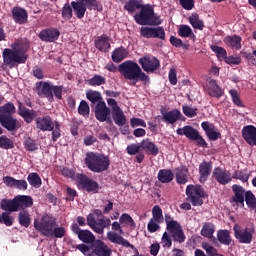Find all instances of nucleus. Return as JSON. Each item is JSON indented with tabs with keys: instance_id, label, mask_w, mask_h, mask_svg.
Listing matches in <instances>:
<instances>
[{
	"instance_id": "nucleus-1",
	"label": "nucleus",
	"mask_w": 256,
	"mask_h": 256,
	"mask_svg": "<svg viewBox=\"0 0 256 256\" xmlns=\"http://www.w3.org/2000/svg\"><path fill=\"white\" fill-rule=\"evenodd\" d=\"M164 221L166 224V231L164 232L161 238V245L164 249H171V245H173V241L176 243H185V232L183 231V227L181 223L177 220L173 219L171 215L165 214Z\"/></svg>"
},
{
	"instance_id": "nucleus-2",
	"label": "nucleus",
	"mask_w": 256,
	"mask_h": 256,
	"mask_svg": "<svg viewBox=\"0 0 256 256\" xmlns=\"http://www.w3.org/2000/svg\"><path fill=\"white\" fill-rule=\"evenodd\" d=\"M11 48H5L2 52L3 63L6 67L13 69L17 65H22L27 63L28 55L27 53L29 46L23 44H12Z\"/></svg>"
},
{
	"instance_id": "nucleus-3",
	"label": "nucleus",
	"mask_w": 256,
	"mask_h": 256,
	"mask_svg": "<svg viewBox=\"0 0 256 256\" xmlns=\"http://www.w3.org/2000/svg\"><path fill=\"white\" fill-rule=\"evenodd\" d=\"M119 73L126 79L127 81H133L132 85H137L138 81H141L142 83H151V78L149 75H147L145 72H143V69H141V66L133 60L124 61L118 66Z\"/></svg>"
},
{
	"instance_id": "nucleus-4",
	"label": "nucleus",
	"mask_w": 256,
	"mask_h": 256,
	"mask_svg": "<svg viewBox=\"0 0 256 256\" xmlns=\"http://www.w3.org/2000/svg\"><path fill=\"white\" fill-rule=\"evenodd\" d=\"M15 113H17V108L12 102L0 106V125L10 133H16L21 129V122L13 117Z\"/></svg>"
},
{
	"instance_id": "nucleus-5",
	"label": "nucleus",
	"mask_w": 256,
	"mask_h": 256,
	"mask_svg": "<svg viewBox=\"0 0 256 256\" xmlns=\"http://www.w3.org/2000/svg\"><path fill=\"white\" fill-rule=\"evenodd\" d=\"M84 163L92 173H103L109 170L111 159H109V156L102 153L88 152L86 153Z\"/></svg>"
},
{
	"instance_id": "nucleus-6",
	"label": "nucleus",
	"mask_w": 256,
	"mask_h": 256,
	"mask_svg": "<svg viewBox=\"0 0 256 256\" xmlns=\"http://www.w3.org/2000/svg\"><path fill=\"white\" fill-rule=\"evenodd\" d=\"M134 21L137 25L159 26L163 23L161 16L155 14V8L151 4H142L140 11L135 13Z\"/></svg>"
},
{
	"instance_id": "nucleus-7",
	"label": "nucleus",
	"mask_w": 256,
	"mask_h": 256,
	"mask_svg": "<svg viewBox=\"0 0 256 256\" xmlns=\"http://www.w3.org/2000/svg\"><path fill=\"white\" fill-rule=\"evenodd\" d=\"M57 227V218L50 214H44L41 218L34 220V229L43 237H49L53 233V229Z\"/></svg>"
},
{
	"instance_id": "nucleus-8",
	"label": "nucleus",
	"mask_w": 256,
	"mask_h": 256,
	"mask_svg": "<svg viewBox=\"0 0 256 256\" xmlns=\"http://www.w3.org/2000/svg\"><path fill=\"white\" fill-rule=\"evenodd\" d=\"M71 6L77 19H83L87 9L89 11H101L103 9L97 0H75L71 2Z\"/></svg>"
},
{
	"instance_id": "nucleus-9",
	"label": "nucleus",
	"mask_w": 256,
	"mask_h": 256,
	"mask_svg": "<svg viewBox=\"0 0 256 256\" xmlns=\"http://www.w3.org/2000/svg\"><path fill=\"white\" fill-rule=\"evenodd\" d=\"M187 201L192 203L193 207H201L203 199L207 197V192L202 185H188L186 187Z\"/></svg>"
},
{
	"instance_id": "nucleus-10",
	"label": "nucleus",
	"mask_w": 256,
	"mask_h": 256,
	"mask_svg": "<svg viewBox=\"0 0 256 256\" xmlns=\"http://www.w3.org/2000/svg\"><path fill=\"white\" fill-rule=\"evenodd\" d=\"M76 185L78 189L86 191L87 193H99L101 189L99 182L95 181L92 178H89V176L85 174L76 175Z\"/></svg>"
},
{
	"instance_id": "nucleus-11",
	"label": "nucleus",
	"mask_w": 256,
	"mask_h": 256,
	"mask_svg": "<svg viewBox=\"0 0 256 256\" xmlns=\"http://www.w3.org/2000/svg\"><path fill=\"white\" fill-rule=\"evenodd\" d=\"M176 133L177 135H185V137L190 141H196L198 147H203L204 149H207L208 147V144L205 139H203V136L199 135V131L193 126L187 125L183 128H178Z\"/></svg>"
},
{
	"instance_id": "nucleus-12",
	"label": "nucleus",
	"mask_w": 256,
	"mask_h": 256,
	"mask_svg": "<svg viewBox=\"0 0 256 256\" xmlns=\"http://www.w3.org/2000/svg\"><path fill=\"white\" fill-rule=\"evenodd\" d=\"M234 237L238 242L244 245H251L253 242V233H255V228H242L241 225L235 224L233 227Z\"/></svg>"
},
{
	"instance_id": "nucleus-13",
	"label": "nucleus",
	"mask_w": 256,
	"mask_h": 256,
	"mask_svg": "<svg viewBox=\"0 0 256 256\" xmlns=\"http://www.w3.org/2000/svg\"><path fill=\"white\" fill-rule=\"evenodd\" d=\"M87 225L97 233L98 235H103L105 233V229L111 225L110 218H100L98 221L95 219V215L88 214L87 215Z\"/></svg>"
},
{
	"instance_id": "nucleus-14",
	"label": "nucleus",
	"mask_w": 256,
	"mask_h": 256,
	"mask_svg": "<svg viewBox=\"0 0 256 256\" xmlns=\"http://www.w3.org/2000/svg\"><path fill=\"white\" fill-rule=\"evenodd\" d=\"M70 229L74 235H77L79 241H82V243H85L86 245L93 246V244L97 241L93 232L89 230H82L77 223H72Z\"/></svg>"
},
{
	"instance_id": "nucleus-15",
	"label": "nucleus",
	"mask_w": 256,
	"mask_h": 256,
	"mask_svg": "<svg viewBox=\"0 0 256 256\" xmlns=\"http://www.w3.org/2000/svg\"><path fill=\"white\" fill-rule=\"evenodd\" d=\"M138 63L145 73H155V71H159L161 68V62L155 56L146 55L141 57L139 58Z\"/></svg>"
},
{
	"instance_id": "nucleus-16",
	"label": "nucleus",
	"mask_w": 256,
	"mask_h": 256,
	"mask_svg": "<svg viewBox=\"0 0 256 256\" xmlns=\"http://www.w3.org/2000/svg\"><path fill=\"white\" fill-rule=\"evenodd\" d=\"M107 239L110 243H114V245H122V247L130 248L134 251L133 256H139V250L135 247V245L131 244L129 240L123 238V236L117 234V232L109 231L107 232Z\"/></svg>"
},
{
	"instance_id": "nucleus-17",
	"label": "nucleus",
	"mask_w": 256,
	"mask_h": 256,
	"mask_svg": "<svg viewBox=\"0 0 256 256\" xmlns=\"http://www.w3.org/2000/svg\"><path fill=\"white\" fill-rule=\"evenodd\" d=\"M95 118L100 123H105V121H111V109L107 107L105 101H99L95 106Z\"/></svg>"
},
{
	"instance_id": "nucleus-18",
	"label": "nucleus",
	"mask_w": 256,
	"mask_h": 256,
	"mask_svg": "<svg viewBox=\"0 0 256 256\" xmlns=\"http://www.w3.org/2000/svg\"><path fill=\"white\" fill-rule=\"evenodd\" d=\"M60 36L61 32L55 27L43 29L38 34L39 39L44 43H55V41H57Z\"/></svg>"
},
{
	"instance_id": "nucleus-19",
	"label": "nucleus",
	"mask_w": 256,
	"mask_h": 256,
	"mask_svg": "<svg viewBox=\"0 0 256 256\" xmlns=\"http://www.w3.org/2000/svg\"><path fill=\"white\" fill-rule=\"evenodd\" d=\"M160 113L162 115V121L164 123H168L169 125H175L177 121H181V119H183V114H181L179 109H172L165 112V108H161Z\"/></svg>"
},
{
	"instance_id": "nucleus-20",
	"label": "nucleus",
	"mask_w": 256,
	"mask_h": 256,
	"mask_svg": "<svg viewBox=\"0 0 256 256\" xmlns=\"http://www.w3.org/2000/svg\"><path fill=\"white\" fill-rule=\"evenodd\" d=\"M212 177L219 183L220 185H228V183H231L232 177L231 172L227 169H223L221 167L214 168L212 172Z\"/></svg>"
},
{
	"instance_id": "nucleus-21",
	"label": "nucleus",
	"mask_w": 256,
	"mask_h": 256,
	"mask_svg": "<svg viewBox=\"0 0 256 256\" xmlns=\"http://www.w3.org/2000/svg\"><path fill=\"white\" fill-rule=\"evenodd\" d=\"M112 251L103 240H96L92 244V251L88 256H111Z\"/></svg>"
},
{
	"instance_id": "nucleus-22",
	"label": "nucleus",
	"mask_w": 256,
	"mask_h": 256,
	"mask_svg": "<svg viewBox=\"0 0 256 256\" xmlns=\"http://www.w3.org/2000/svg\"><path fill=\"white\" fill-rule=\"evenodd\" d=\"M18 104V115L22 117V119L25 121V123L31 124L33 123V120L35 117H37V111L34 109H29L23 105V102L20 100H17Z\"/></svg>"
},
{
	"instance_id": "nucleus-23",
	"label": "nucleus",
	"mask_w": 256,
	"mask_h": 256,
	"mask_svg": "<svg viewBox=\"0 0 256 256\" xmlns=\"http://www.w3.org/2000/svg\"><path fill=\"white\" fill-rule=\"evenodd\" d=\"M232 191L234 196H232L230 202L235 203L237 207H245V195L247 193L245 188L241 185L234 184L232 186Z\"/></svg>"
},
{
	"instance_id": "nucleus-24",
	"label": "nucleus",
	"mask_w": 256,
	"mask_h": 256,
	"mask_svg": "<svg viewBox=\"0 0 256 256\" xmlns=\"http://www.w3.org/2000/svg\"><path fill=\"white\" fill-rule=\"evenodd\" d=\"M36 91H38V95H44V97H46V99H48L50 103H53V101H55V98L53 96V86H51V82H37Z\"/></svg>"
},
{
	"instance_id": "nucleus-25",
	"label": "nucleus",
	"mask_w": 256,
	"mask_h": 256,
	"mask_svg": "<svg viewBox=\"0 0 256 256\" xmlns=\"http://www.w3.org/2000/svg\"><path fill=\"white\" fill-rule=\"evenodd\" d=\"M36 129L38 131H53L55 129V123H53V118L49 115H45L42 117H37L35 119Z\"/></svg>"
},
{
	"instance_id": "nucleus-26",
	"label": "nucleus",
	"mask_w": 256,
	"mask_h": 256,
	"mask_svg": "<svg viewBox=\"0 0 256 256\" xmlns=\"http://www.w3.org/2000/svg\"><path fill=\"white\" fill-rule=\"evenodd\" d=\"M12 19L17 25H25L29 21V13L25 8H21L19 6L13 7L11 10Z\"/></svg>"
},
{
	"instance_id": "nucleus-27",
	"label": "nucleus",
	"mask_w": 256,
	"mask_h": 256,
	"mask_svg": "<svg viewBox=\"0 0 256 256\" xmlns=\"http://www.w3.org/2000/svg\"><path fill=\"white\" fill-rule=\"evenodd\" d=\"M242 137L248 145L256 147V127L254 125L244 126L242 129Z\"/></svg>"
},
{
	"instance_id": "nucleus-28",
	"label": "nucleus",
	"mask_w": 256,
	"mask_h": 256,
	"mask_svg": "<svg viewBox=\"0 0 256 256\" xmlns=\"http://www.w3.org/2000/svg\"><path fill=\"white\" fill-rule=\"evenodd\" d=\"M3 183H5L6 187H14V189H18L19 191H27V180H17L11 176L3 177Z\"/></svg>"
},
{
	"instance_id": "nucleus-29",
	"label": "nucleus",
	"mask_w": 256,
	"mask_h": 256,
	"mask_svg": "<svg viewBox=\"0 0 256 256\" xmlns=\"http://www.w3.org/2000/svg\"><path fill=\"white\" fill-rule=\"evenodd\" d=\"M213 171V162L211 161H203L199 165V181L200 183H205L207 179H209V176L211 175V172Z\"/></svg>"
},
{
	"instance_id": "nucleus-30",
	"label": "nucleus",
	"mask_w": 256,
	"mask_h": 256,
	"mask_svg": "<svg viewBox=\"0 0 256 256\" xmlns=\"http://www.w3.org/2000/svg\"><path fill=\"white\" fill-rule=\"evenodd\" d=\"M206 87L207 93L210 97H215L216 99H221V97H223V89H221L219 84H217V80H209L206 84Z\"/></svg>"
},
{
	"instance_id": "nucleus-31",
	"label": "nucleus",
	"mask_w": 256,
	"mask_h": 256,
	"mask_svg": "<svg viewBox=\"0 0 256 256\" xmlns=\"http://www.w3.org/2000/svg\"><path fill=\"white\" fill-rule=\"evenodd\" d=\"M201 127L210 141H217V139H221V134L217 131L214 124L205 121L201 123Z\"/></svg>"
},
{
	"instance_id": "nucleus-32",
	"label": "nucleus",
	"mask_w": 256,
	"mask_h": 256,
	"mask_svg": "<svg viewBox=\"0 0 256 256\" xmlns=\"http://www.w3.org/2000/svg\"><path fill=\"white\" fill-rule=\"evenodd\" d=\"M94 46L101 53H109V49H111V43H109V36L107 34H102L98 36L94 41Z\"/></svg>"
},
{
	"instance_id": "nucleus-33",
	"label": "nucleus",
	"mask_w": 256,
	"mask_h": 256,
	"mask_svg": "<svg viewBox=\"0 0 256 256\" xmlns=\"http://www.w3.org/2000/svg\"><path fill=\"white\" fill-rule=\"evenodd\" d=\"M16 201V207L18 211H25V209H29V207H33V198L27 195H18L14 197Z\"/></svg>"
},
{
	"instance_id": "nucleus-34",
	"label": "nucleus",
	"mask_w": 256,
	"mask_h": 256,
	"mask_svg": "<svg viewBox=\"0 0 256 256\" xmlns=\"http://www.w3.org/2000/svg\"><path fill=\"white\" fill-rule=\"evenodd\" d=\"M0 209L2 211H5V213H16L18 210L17 208V202L15 198L11 199H2L0 202Z\"/></svg>"
},
{
	"instance_id": "nucleus-35",
	"label": "nucleus",
	"mask_w": 256,
	"mask_h": 256,
	"mask_svg": "<svg viewBox=\"0 0 256 256\" xmlns=\"http://www.w3.org/2000/svg\"><path fill=\"white\" fill-rule=\"evenodd\" d=\"M112 119L118 127H123L127 125V117L121 108L111 111Z\"/></svg>"
},
{
	"instance_id": "nucleus-36",
	"label": "nucleus",
	"mask_w": 256,
	"mask_h": 256,
	"mask_svg": "<svg viewBox=\"0 0 256 256\" xmlns=\"http://www.w3.org/2000/svg\"><path fill=\"white\" fill-rule=\"evenodd\" d=\"M176 181L179 185H185L187 183V173H189V168L185 165H181L175 168Z\"/></svg>"
},
{
	"instance_id": "nucleus-37",
	"label": "nucleus",
	"mask_w": 256,
	"mask_h": 256,
	"mask_svg": "<svg viewBox=\"0 0 256 256\" xmlns=\"http://www.w3.org/2000/svg\"><path fill=\"white\" fill-rule=\"evenodd\" d=\"M217 240L221 245H226L229 247L231 243H233V238L231 237V231L224 229V230H218L217 231Z\"/></svg>"
},
{
	"instance_id": "nucleus-38",
	"label": "nucleus",
	"mask_w": 256,
	"mask_h": 256,
	"mask_svg": "<svg viewBox=\"0 0 256 256\" xmlns=\"http://www.w3.org/2000/svg\"><path fill=\"white\" fill-rule=\"evenodd\" d=\"M127 55H129V52L127 51V49L123 46L116 48L113 52H112V61L114 63H121V61H123L124 59H127Z\"/></svg>"
},
{
	"instance_id": "nucleus-39",
	"label": "nucleus",
	"mask_w": 256,
	"mask_h": 256,
	"mask_svg": "<svg viewBox=\"0 0 256 256\" xmlns=\"http://www.w3.org/2000/svg\"><path fill=\"white\" fill-rule=\"evenodd\" d=\"M188 21L193 29H198L199 31H203V29H205V22H203V20L199 17L198 13H192L188 17Z\"/></svg>"
},
{
	"instance_id": "nucleus-40",
	"label": "nucleus",
	"mask_w": 256,
	"mask_h": 256,
	"mask_svg": "<svg viewBox=\"0 0 256 256\" xmlns=\"http://www.w3.org/2000/svg\"><path fill=\"white\" fill-rule=\"evenodd\" d=\"M142 5L141 0H128L124 4V11H127L129 15H133L137 10L141 9Z\"/></svg>"
},
{
	"instance_id": "nucleus-41",
	"label": "nucleus",
	"mask_w": 256,
	"mask_h": 256,
	"mask_svg": "<svg viewBox=\"0 0 256 256\" xmlns=\"http://www.w3.org/2000/svg\"><path fill=\"white\" fill-rule=\"evenodd\" d=\"M213 233H215V225L212 223H206L203 225L201 230L202 237H206L207 239H211L213 243H217V238L213 237Z\"/></svg>"
},
{
	"instance_id": "nucleus-42",
	"label": "nucleus",
	"mask_w": 256,
	"mask_h": 256,
	"mask_svg": "<svg viewBox=\"0 0 256 256\" xmlns=\"http://www.w3.org/2000/svg\"><path fill=\"white\" fill-rule=\"evenodd\" d=\"M141 147L148 151L149 155H152L153 157H157V155H159V147L149 139L143 140L141 142Z\"/></svg>"
},
{
	"instance_id": "nucleus-43",
	"label": "nucleus",
	"mask_w": 256,
	"mask_h": 256,
	"mask_svg": "<svg viewBox=\"0 0 256 256\" xmlns=\"http://www.w3.org/2000/svg\"><path fill=\"white\" fill-rule=\"evenodd\" d=\"M157 177L160 183H171V181L175 179V175L173 174V171L169 169L159 170Z\"/></svg>"
},
{
	"instance_id": "nucleus-44",
	"label": "nucleus",
	"mask_w": 256,
	"mask_h": 256,
	"mask_svg": "<svg viewBox=\"0 0 256 256\" xmlns=\"http://www.w3.org/2000/svg\"><path fill=\"white\" fill-rule=\"evenodd\" d=\"M224 43H226L228 47H232V49L239 51V49H241V36H226L224 38Z\"/></svg>"
},
{
	"instance_id": "nucleus-45",
	"label": "nucleus",
	"mask_w": 256,
	"mask_h": 256,
	"mask_svg": "<svg viewBox=\"0 0 256 256\" xmlns=\"http://www.w3.org/2000/svg\"><path fill=\"white\" fill-rule=\"evenodd\" d=\"M18 222L21 227H25L27 229L31 225V214H29V211H20L18 214Z\"/></svg>"
},
{
	"instance_id": "nucleus-46",
	"label": "nucleus",
	"mask_w": 256,
	"mask_h": 256,
	"mask_svg": "<svg viewBox=\"0 0 256 256\" xmlns=\"http://www.w3.org/2000/svg\"><path fill=\"white\" fill-rule=\"evenodd\" d=\"M0 149L9 151V149H15V141L9 138L7 135L1 134L0 136Z\"/></svg>"
},
{
	"instance_id": "nucleus-47",
	"label": "nucleus",
	"mask_w": 256,
	"mask_h": 256,
	"mask_svg": "<svg viewBox=\"0 0 256 256\" xmlns=\"http://www.w3.org/2000/svg\"><path fill=\"white\" fill-rule=\"evenodd\" d=\"M105 83H107V79L105 76L99 74H95L88 80V85H90V87H101V85H105Z\"/></svg>"
},
{
	"instance_id": "nucleus-48",
	"label": "nucleus",
	"mask_w": 256,
	"mask_h": 256,
	"mask_svg": "<svg viewBox=\"0 0 256 256\" xmlns=\"http://www.w3.org/2000/svg\"><path fill=\"white\" fill-rule=\"evenodd\" d=\"M28 183L32 186L35 187V189H39L43 182L41 181V176H39L38 173H30L27 177Z\"/></svg>"
},
{
	"instance_id": "nucleus-49",
	"label": "nucleus",
	"mask_w": 256,
	"mask_h": 256,
	"mask_svg": "<svg viewBox=\"0 0 256 256\" xmlns=\"http://www.w3.org/2000/svg\"><path fill=\"white\" fill-rule=\"evenodd\" d=\"M178 35L182 38H189V37H195V34L193 33V29H191V26L182 24L180 25L178 29Z\"/></svg>"
},
{
	"instance_id": "nucleus-50",
	"label": "nucleus",
	"mask_w": 256,
	"mask_h": 256,
	"mask_svg": "<svg viewBox=\"0 0 256 256\" xmlns=\"http://www.w3.org/2000/svg\"><path fill=\"white\" fill-rule=\"evenodd\" d=\"M119 223H121V225H129L130 227H132V229H135V227H137L135 220H133V217H131V215H129L128 213H123L119 217Z\"/></svg>"
},
{
	"instance_id": "nucleus-51",
	"label": "nucleus",
	"mask_w": 256,
	"mask_h": 256,
	"mask_svg": "<svg viewBox=\"0 0 256 256\" xmlns=\"http://www.w3.org/2000/svg\"><path fill=\"white\" fill-rule=\"evenodd\" d=\"M244 201L246 202V205L249 207V209L256 211V198L253 192H251L250 190L246 191Z\"/></svg>"
},
{
	"instance_id": "nucleus-52",
	"label": "nucleus",
	"mask_w": 256,
	"mask_h": 256,
	"mask_svg": "<svg viewBox=\"0 0 256 256\" xmlns=\"http://www.w3.org/2000/svg\"><path fill=\"white\" fill-rule=\"evenodd\" d=\"M24 148L26 149V151H37L39 149V144L37 143V141L33 140V138L28 137L24 140Z\"/></svg>"
},
{
	"instance_id": "nucleus-53",
	"label": "nucleus",
	"mask_w": 256,
	"mask_h": 256,
	"mask_svg": "<svg viewBox=\"0 0 256 256\" xmlns=\"http://www.w3.org/2000/svg\"><path fill=\"white\" fill-rule=\"evenodd\" d=\"M229 93H230V97L232 99V103H234V105H236V107L245 108V104H243V101L241 100V97L239 96V92H237V90L231 89L229 91Z\"/></svg>"
},
{
	"instance_id": "nucleus-54",
	"label": "nucleus",
	"mask_w": 256,
	"mask_h": 256,
	"mask_svg": "<svg viewBox=\"0 0 256 256\" xmlns=\"http://www.w3.org/2000/svg\"><path fill=\"white\" fill-rule=\"evenodd\" d=\"M86 97L91 103H99V101H103V97L99 91L90 90L86 93Z\"/></svg>"
},
{
	"instance_id": "nucleus-55",
	"label": "nucleus",
	"mask_w": 256,
	"mask_h": 256,
	"mask_svg": "<svg viewBox=\"0 0 256 256\" xmlns=\"http://www.w3.org/2000/svg\"><path fill=\"white\" fill-rule=\"evenodd\" d=\"M62 18L65 21H69L73 18V6L69 5V3L64 4L62 8Z\"/></svg>"
},
{
	"instance_id": "nucleus-56",
	"label": "nucleus",
	"mask_w": 256,
	"mask_h": 256,
	"mask_svg": "<svg viewBox=\"0 0 256 256\" xmlns=\"http://www.w3.org/2000/svg\"><path fill=\"white\" fill-rule=\"evenodd\" d=\"M161 221H157L153 218H151L148 222V225H147V231L149 233H157V231H159V229H161Z\"/></svg>"
},
{
	"instance_id": "nucleus-57",
	"label": "nucleus",
	"mask_w": 256,
	"mask_h": 256,
	"mask_svg": "<svg viewBox=\"0 0 256 256\" xmlns=\"http://www.w3.org/2000/svg\"><path fill=\"white\" fill-rule=\"evenodd\" d=\"M152 219H154V221H160L163 223L164 218H163V210L161 209V206L155 205L152 208Z\"/></svg>"
},
{
	"instance_id": "nucleus-58",
	"label": "nucleus",
	"mask_w": 256,
	"mask_h": 256,
	"mask_svg": "<svg viewBox=\"0 0 256 256\" xmlns=\"http://www.w3.org/2000/svg\"><path fill=\"white\" fill-rule=\"evenodd\" d=\"M91 109L89 108V104L87 101L82 100L78 107V113L79 115H82V117H89Z\"/></svg>"
},
{
	"instance_id": "nucleus-59",
	"label": "nucleus",
	"mask_w": 256,
	"mask_h": 256,
	"mask_svg": "<svg viewBox=\"0 0 256 256\" xmlns=\"http://www.w3.org/2000/svg\"><path fill=\"white\" fill-rule=\"evenodd\" d=\"M152 39L165 41V29L163 27H152Z\"/></svg>"
},
{
	"instance_id": "nucleus-60",
	"label": "nucleus",
	"mask_w": 256,
	"mask_h": 256,
	"mask_svg": "<svg viewBox=\"0 0 256 256\" xmlns=\"http://www.w3.org/2000/svg\"><path fill=\"white\" fill-rule=\"evenodd\" d=\"M182 111L184 115L189 119H193V117H197V111H198L197 107L193 108L191 106L183 105Z\"/></svg>"
},
{
	"instance_id": "nucleus-61",
	"label": "nucleus",
	"mask_w": 256,
	"mask_h": 256,
	"mask_svg": "<svg viewBox=\"0 0 256 256\" xmlns=\"http://www.w3.org/2000/svg\"><path fill=\"white\" fill-rule=\"evenodd\" d=\"M232 179H239V181L247 183V181H249V174H247L245 170H236L232 176Z\"/></svg>"
},
{
	"instance_id": "nucleus-62",
	"label": "nucleus",
	"mask_w": 256,
	"mask_h": 256,
	"mask_svg": "<svg viewBox=\"0 0 256 256\" xmlns=\"http://www.w3.org/2000/svg\"><path fill=\"white\" fill-rule=\"evenodd\" d=\"M141 149H143L141 144L133 143L127 146L126 152L128 155H137L141 153Z\"/></svg>"
},
{
	"instance_id": "nucleus-63",
	"label": "nucleus",
	"mask_w": 256,
	"mask_h": 256,
	"mask_svg": "<svg viewBox=\"0 0 256 256\" xmlns=\"http://www.w3.org/2000/svg\"><path fill=\"white\" fill-rule=\"evenodd\" d=\"M210 48L211 51H213V53H216L218 57H221L222 59L227 58V50H225V48L217 45H212Z\"/></svg>"
},
{
	"instance_id": "nucleus-64",
	"label": "nucleus",
	"mask_w": 256,
	"mask_h": 256,
	"mask_svg": "<svg viewBox=\"0 0 256 256\" xmlns=\"http://www.w3.org/2000/svg\"><path fill=\"white\" fill-rule=\"evenodd\" d=\"M202 249H205L208 256H218L219 255L216 248L211 246L209 243H203Z\"/></svg>"
}]
</instances>
